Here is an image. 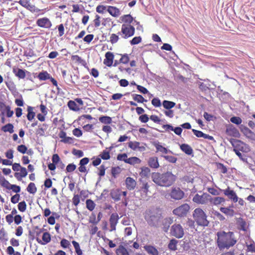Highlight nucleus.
Segmentation results:
<instances>
[{
	"label": "nucleus",
	"instance_id": "nucleus-18",
	"mask_svg": "<svg viewBox=\"0 0 255 255\" xmlns=\"http://www.w3.org/2000/svg\"><path fill=\"white\" fill-rule=\"evenodd\" d=\"M36 240L39 244L45 245L50 242L51 236L49 232H45L43 233L42 240H40L39 237H36Z\"/></svg>",
	"mask_w": 255,
	"mask_h": 255
},
{
	"label": "nucleus",
	"instance_id": "nucleus-55",
	"mask_svg": "<svg viewBox=\"0 0 255 255\" xmlns=\"http://www.w3.org/2000/svg\"><path fill=\"white\" fill-rule=\"evenodd\" d=\"M121 56H122V57H121V59H120V63L124 64H128L129 61V58L128 54H125L123 55L121 54Z\"/></svg>",
	"mask_w": 255,
	"mask_h": 255
},
{
	"label": "nucleus",
	"instance_id": "nucleus-41",
	"mask_svg": "<svg viewBox=\"0 0 255 255\" xmlns=\"http://www.w3.org/2000/svg\"><path fill=\"white\" fill-rule=\"evenodd\" d=\"M141 160L138 157L135 156L131 157L128 158L127 163L130 165H134L135 164H140Z\"/></svg>",
	"mask_w": 255,
	"mask_h": 255
},
{
	"label": "nucleus",
	"instance_id": "nucleus-44",
	"mask_svg": "<svg viewBox=\"0 0 255 255\" xmlns=\"http://www.w3.org/2000/svg\"><path fill=\"white\" fill-rule=\"evenodd\" d=\"M26 189L28 192L33 194H35L37 191V188L33 182H30Z\"/></svg>",
	"mask_w": 255,
	"mask_h": 255
},
{
	"label": "nucleus",
	"instance_id": "nucleus-59",
	"mask_svg": "<svg viewBox=\"0 0 255 255\" xmlns=\"http://www.w3.org/2000/svg\"><path fill=\"white\" fill-rule=\"evenodd\" d=\"M80 202V195L78 194H74L72 198L73 204L77 206Z\"/></svg>",
	"mask_w": 255,
	"mask_h": 255
},
{
	"label": "nucleus",
	"instance_id": "nucleus-49",
	"mask_svg": "<svg viewBox=\"0 0 255 255\" xmlns=\"http://www.w3.org/2000/svg\"><path fill=\"white\" fill-rule=\"evenodd\" d=\"M133 99L136 101L138 103H143V102H147V100H145L141 95L138 94H133L132 95Z\"/></svg>",
	"mask_w": 255,
	"mask_h": 255
},
{
	"label": "nucleus",
	"instance_id": "nucleus-24",
	"mask_svg": "<svg viewBox=\"0 0 255 255\" xmlns=\"http://www.w3.org/2000/svg\"><path fill=\"white\" fill-rule=\"evenodd\" d=\"M12 72L19 79H24L26 76V72H27V71L25 70L14 67L12 69Z\"/></svg>",
	"mask_w": 255,
	"mask_h": 255
},
{
	"label": "nucleus",
	"instance_id": "nucleus-56",
	"mask_svg": "<svg viewBox=\"0 0 255 255\" xmlns=\"http://www.w3.org/2000/svg\"><path fill=\"white\" fill-rule=\"evenodd\" d=\"M117 160L119 161H124L125 163H127L128 161V155L126 153L119 154L117 155Z\"/></svg>",
	"mask_w": 255,
	"mask_h": 255
},
{
	"label": "nucleus",
	"instance_id": "nucleus-36",
	"mask_svg": "<svg viewBox=\"0 0 255 255\" xmlns=\"http://www.w3.org/2000/svg\"><path fill=\"white\" fill-rule=\"evenodd\" d=\"M117 255H129L127 249L122 245H120L116 250Z\"/></svg>",
	"mask_w": 255,
	"mask_h": 255
},
{
	"label": "nucleus",
	"instance_id": "nucleus-8",
	"mask_svg": "<svg viewBox=\"0 0 255 255\" xmlns=\"http://www.w3.org/2000/svg\"><path fill=\"white\" fill-rule=\"evenodd\" d=\"M170 234L177 239H181L184 235V229L180 224H174L171 227Z\"/></svg>",
	"mask_w": 255,
	"mask_h": 255
},
{
	"label": "nucleus",
	"instance_id": "nucleus-29",
	"mask_svg": "<svg viewBox=\"0 0 255 255\" xmlns=\"http://www.w3.org/2000/svg\"><path fill=\"white\" fill-rule=\"evenodd\" d=\"M153 145L156 148V152H159L163 154H167L168 152L167 148L163 147L159 142H154Z\"/></svg>",
	"mask_w": 255,
	"mask_h": 255
},
{
	"label": "nucleus",
	"instance_id": "nucleus-5",
	"mask_svg": "<svg viewBox=\"0 0 255 255\" xmlns=\"http://www.w3.org/2000/svg\"><path fill=\"white\" fill-rule=\"evenodd\" d=\"M127 192L122 191L120 189H113L111 191L110 195L111 198L115 201H119L121 199L122 196H123V204L126 206L128 205V199L127 197Z\"/></svg>",
	"mask_w": 255,
	"mask_h": 255
},
{
	"label": "nucleus",
	"instance_id": "nucleus-54",
	"mask_svg": "<svg viewBox=\"0 0 255 255\" xmlns=\"http://www.w3.org/2000/svg\"><path fill=\"white\" fill-rule=\"evenodd\" d=\"M9 107H10L9 106L6 105L3 102H0V111L2 116H4L6 111Z\"/></svg>",
	"mask_w": 255,
	"mask_h": 255
},
{
	"label": "nucleus",
	"instance_id": "nucleus-63",
	"mask_svg": "<svg viewBox=\"0 0 255 255\" xmlns=\"http://www.w3.org/2000/svg\"><path fill=\"white\" fill-rule=\"evenodd\" d=\"M60 245L63 248L66 249L69 248L70 246V243L66 239H63L61 240L60 242Z\"/></svg>",
	"mask_w": 255,
	"mask_h": 255
},
{
	"label": "nucleus",
	"instance_id": "nucleus-27",
	"mask_svg": "<svg viewBox=\"0 0 255 255\" xmlns=\"http://www.w3.org/2000/svg\"><path fill=\"white\" fill-rule=\"evenodd\" d=\"M19 171L20 172H15L14 175L18 180L20 181L22 178L25 177L27 175V172L26 169L24 167H21Z\"/></svg>",
	"mask_w": 255,
	"mask_h": 255
},
{
	"label": "nucleus",
	"instance_id": "nucleus-15",
	"mask_svg": "<svg viewBox=\"0 0 255 255\" xmlns=\"http://www.w3.org/2000/svg\"><path fill=\"white\" fill-rule=\"evenodd\" d=\"M225 132L226 134L230 136L239 137L240 136L238 129L232 125H229L227 127Z\"/></svg>",
	"mask_w": 255,
	"mask_h": 255
},
{
	"label": "nucleus",
	"instance_id": "nucleus-39",
	"mask_svg": "<svg viewBox=\"0 0 255 255\" xmlns=\"http://www.w3.org/2000/svg\"><path fill=\"white\" fill-rule=\"evenodd\" d=\"M13 128V125L9 123L2 126L1 129L4 132H9V133H12L14 131Z\"/></svg>",
	"mask_w": 255,
	"mask_h": 255
},
{
	"label": "nucleus",
	"instance_id": "nucleus-20",
	"mask_svg": "<svg viewBox=\"0 0 255 255\" xmlns=\"http://www.w3.org/2000/svg\"><path fill=\"white\" fill-rule=\"evenodd\" d=\"M226 201V199L222 197L217 196L212 197L210 195L209 200V203L212 206H218L224 203Z\"/></svg>",
	"mask_w": 255,
	"mask_h": 255
},
{
	"label": "nucleus",
	"instance_id": "nucleus-16",
	"mask_svg": "<svg viewBox=\"0 0 255 255\" xmlns=\"http://www.w3.org/2000/svg\"><path fill=\"white\" fill-rule=\"evenodd\" d=\"M36 24L42 28H49L52 26V23L47 17L39 18L36 21Z\"/></svg>",
	"mask_w": 255,
	"mask_h": 255
},
{
	"label": "nucleus",
	"instance_id": "nucleus-52",
	"mask_svg": "<svg viewBox=\"0 0 255 255\" xmlns=\"http://www.w3.org/2000/svg\"><path fill=\"white\" fill-rule=\"evenodd\" d=\"M72 243L75 248V252L78 255H82L83 254L82 251L81 250L79 244L75 241H73Z\"/></svg>",
	"mask_w": 255,
	"mask_h": 255
},
{
	"label": "nucleus",
	"instance_id": "nucleus-26",
	"mask_svg": "<svg viewBox=\"0 0 255 255\" xmlns=\"http://www.w3.org/2000/svg\"><path fill=\"white\" fill-rule=\"evenodd\" d=\"M192 130L194 134L198 137H203L205 139H208L211 140H214V137L212 136L204 133L200 130L195 129H192Z\"/></svg>",
	"mask_w": 255,
	"mask_h": 255
},
{
	"label": "nucleus",
	"instance_id": "nucleus-1",
	"mask_svg": "<svg viewBox=\"0 0 255 255\" xmlns=\"http://www.w3.org/2000/svg\"><path fill=\"white\" fill-rule=\"evenodd\" d=\"M217 245L220 250L229 249L237 243L234 233L232 232L220 231L217 233Z\"/></svg>",
	"mask_w": 255,
	"mask_h": 255
},
{
	"label": "nucleus",
	"instance_id": "nucleus-43",
	"mask_svg": "<svg viewBox=\"0 0 255 255\" xmlns=\"http://www.w3.org/2000/svg\"><path fill=\"white\" fill-rule=\"evenodd\" d=\"M220 210L226 215L233 216L234 214V210L228 207H221Z\"/></svg>",
	"mask_w": 255,
	"mask_h": 255
},
{
	"label": "nucleus",
	"instance_id": "nucleus-13",
	"mask_svg": "<svg viewBox=\"0 0 255 255\" xmlns=\"http://www.w3.org/2000/svg\"><path fill=\"white\" fill-rule=\"evenodd\" d=\"M150 185L146 181H141L140 187L137 192H139L141 196L145 198L148 196V193L149 192Z\"/></svg>",
	"mask_w": 255,
	"mask_h": 255
},
{
	"label": "nucleus",
	"instance_id": "nucleus-25",
	"mask_svg": "<svg viewBox=\"0 0 255 255\" xmlns=\"http://www.w3.org/2000/svg\"><path fill=\"white\" fill-rule=\"evenodd\" d=\"M107 11L110 15L115 17H117L121 14L120 9L116 6H108Z\"/></svg>",
	"mask_w": 255,
	"mask_h": 255
},
{
	"label": "nucleus",
	"instance_id": "nucleus-11",
	"mask_svg": "<svg viewBox=\"0 0 255 255\" xmlns=\"http://www.w3.org/2000/svg\"><path fill=\"white\" fill-rule=\"evenodd\" d=\"M169 196L175 200H179L184 197V192L179 187H174L172 188Z\"/></svg>",
	"mask_w": 255,
	"mask_h": 255
},
{
	"label": "nucleus",
	"instance_id": "nucleus-38",
	"mask_svg": "<svg viewBox=\"0 0 255 255\" xmlns=\"http://www.w3.org/2000/svg\"><path fill=\"white\" fill-rule=\"evenodd\" d=\"M71 60L73 62L76 64H81L82 65H84L85 63V60L82 59L81 57L77 55H74L71 56Z\"/></svg>",
	"mask_w": 255,
	"mask_h": 255
},
{
	"label": "nucleus",
	"instance_id": "nucleus-10",
	"mask_svg": "<svg viewBox=\"0 0 255 255\" xmlns=\"http://www.w3.org/2000/svg\"><path fill=\"white\" fill-rule=\"evenodd\" d=\"M210 195L207 193H204L200 195L196 194L193 198V201L198 204H206L209 202Z\"/></svg>",
	"mask_w": 255,
	"mask_h": 255
},
{
	"label": "nucleus",
	"instance_id": "nucleus-42",
	"mask_svg": "<svg viewBox=\"0 0 255 255\" xmlns=\"http://www.w3.org/2000/svg\"><path fill=\"white\" fill-rule=\"evenodd\" d=\"M99 120L102 123L107 125L111 124L112 122V118L107 116H101L99 118Z\"/></svg>",
	"mask_w": 255,
	"mask_h": 255
},
{
	"label": "nucleus",
	"instance_id": "nucleus-40",
	"mask_svg": "<svg viewBox=\"0 0 255 255\" xmlns=\"http://www.w3.org/2000/svg\"><path fill=\"white\" fill-rule=\"evenodd\" d=\"M178 243V241L176 239H171L168 245V249L171 251H176L177 250Z\"/></svg>",
	"mask_w": 255,
	"mask_h": 255
},
{
	"label": "nucleus",
	"instance_id": "nucleus-31",
	"mask_svg": "<svg viewBox=\"0 0 255 255\" xmlns=\"http://www.w3.org/2000/svg\"><path fill=\"white\" fill-rule=\"evenodd\" d=\"M181 150L186 154L190 155L193 153L192 147L188 144L183 143L180 145Z\"/></svg>",
	"mask_w": 255,
	"mask_h": 255
},
{
	"label": "nucleus",
	"instance_id": "nucleus-46",
	"mask_svg": "<svg viewBox=\"0 0 255 255\" xmlns=\"http://www.w3.org/2000/svg\"><path fill=\"white\" fill-rule=\"evenodd\" d=\"M162 105L165 109L169 110L175 106V103L173 102L164 100L162 103Z\"/></svg>",
	"mask_w": 255,
	"mask_h": 255
},
{
	"label": "nucleus",
	"instance_id": "nucleus-4",
	"mask_svg": "<svg viewBox=\"0 0 255 255\" xmlns=\"http://www.w3.org/2000/svg\"><path fill=\"white\" fill-rule=\"evenodd\" d=\"M193 218L197 225L199 226H208L209 222L205 212L200 208H196L193 212Z\"/></svg>",
	"mask_w": 255,
	"mask_h": 255
},
{
	"label": "nucleus",
	"instance_id": "nucleus-2",
	"mask_svg": "<svg viewBox=\"0 0 255 255\" xmlns=\"http://www.w3.org/2000/svg\"><path fill=\"white\" fill-rule=\"evenodd\" d=\"M152 181L160 186L169 187L175 182L176 177L172 172H153L151 174Z\"/></svg>",
	"mask_w": 255,
	"mask_h": 255
},
{
	"label": "nucleus",
	"instance_id": "nucleus-33",
	"mask_svg": "<svg viewBox=\"0 0 255 255\" xmlns=\"http://www.w3.org/2000/svg\"><path fill=\"white\" fill-rule=\"evenodd\" d=\"M43 230L42 229L39 228L38 226H35L34 227L32 232L31 231L29 232V235L30 236H32L33 237L32 239H34V236H35L36 237H39V235L43 232Z\"/></svg>",
	"mask_w": 255,
	"mask_h": 255
},
{
	"label": "nucleus",
	"instance_id": "nucleus-61",
	"mask_svg": "<svg viewBox=\"0 0 255 255\" xmlns=\"http://www.w3.org/2000/svg\"><path fill=\"white\" fill-rule=\"evenodd\" d=\"M18 209L21 212H23L26 210V204L24 201L20 202L18 203Z\"/></svg>",
	"mask_w": 255,
	"mask_h": 255
},
{
	"label": "nucleus",
	"instance_id": "nucleus-51",
	"mask_svg": "<svg viewBox=\"0 0 255 255\" xmlns=\"http://www.w3.org/2000/svg\"><path fill=\"white\" fill-rule=\"evenodd\" d=\"M237 224L240 226V229L243 231L246 230V222L241 218L238 219Z\"/></svg>",
	"mask_w": 255,
	"mask_h": 255
},
{
	"label": "nucleus",
	"instance_id": "nucleus-32",
	"mask_svg": "<svg viewBox=\"0 0 255 255\" xmlns=\"http://www.w3.org/2000/svg\"><path fill=\"white\" fill-rule=\"evenodd\" d=\"M67 106L70 110L75 112H78L81 109V108L79 107V105H78V104L75 102V101H74L73 100L69 101L67 103Z\"/></svg>",
	"mask_w": 255,
	"mask_h": 255
},
{
	"label": "nucleus",
	"instance_id": "nucleus-14",
	"mask_svg": "<svg viewBox=\"0 0 255 255\" xmlns=\"http://www.w3.org/2000/svg\"><path fill=\"white\" fill-rule=\"evenodd\" d=\"M219 190L221 191H223L224 194L234 202L236 203L238 201L239 198L236 192L234 190H231L229 187H228V188L225 190H222L220 188H219Z\"/></svg>",
	"mask_w": 255,
	"mask_h": 255
},
{
	"label": "nucleus",
	"instance_id": "nucleus-37",
	"mask_svg": "<svg viewBox=\"0 0 255 255\" xmlns=\"http://www.w3.org/2000/svg\"><path fill=\"white\" fill-rule=\"evenodd\" d=\"M50 75L46 71H43L40 72L37 76V78L40 81H45L50 78Z\"/></svg>",
	"mask_w": 255,
	"mask_h": 255
},
{
	"label": "nucleus",
	"instance_id": "nucleus-23",
	"mask_svg": "<svg viewBox=\"0 0 255 255\" xmlns=\"http://www.w3.org/2000/svg\"><path fill=\"white\" fill-rule=\"evenodd\" d=\"M241 132L248 138H253L255 136L254 133L248 128L243 125H241L239 127Z\"/></svg>",
	"mask_w": 255,
	"mask_h": 255
},
{
	"label": "nucleus",
	"instance_id": "nucleus-6",
	"mask_svg": "<svg viewBox=\"0 0 255 255\" xmlns=\"http://www.w3.org/2000/svg\"><path fill=\"white\" fill-rule=\"evenodd\" d=\"M230 142L234 147L233 150L241 151L245 153L250 150L249 146L240 140L231 138Z\"/></svg>",
	"mask_w": 255,
	"mask_h": 255
},
{
	"label": "nucleus",
	"instance_id": "nucleus-48",
	"mask_svg": "<svg viewBox=\"0 0 255 255\" xmlns=\"http://www.w3.org/2000/svg\"><path fill=\"white\" fill-rule=\"evenodd\" d=\"M246 246L247 248V251L248 252L255 253V243L254 241H251L250 244L246 243Z\"/></svg>",
	"mask_w": 255,
	"mask_h": 255
},
{
	"label": "nucleus",
	"instance_id": "nucleus-19",
	"mask_svg": "<svg viewBox=\"0 0 255 255\" xmlns=\"http://www.w3.org/2000/svg\"><path fill=\"white\" fill-rule=\"evenodd\" d=\"M114 59L113 53L108 51L105 54V59L104 60V64L108 67H111L113 65Z\"/></svg>",
	"mask_w": 255,
	"mask_h": 255
},
{
	"label": "nucleus",
	"instance_id": "nucleus-35",
	"mask_svg": "<svg viewBox=\"0 0 255 255\" xmlns=\"http://www.w3.org/2000/svg\"><path fill=\"white\" fill-rule=\"evenodd\" d=\"M121 20L126 24H130L133 21V17L130 14H125L121 17Z\"/></svg>",
	"mask_w": 255,
	"mask_h": 255
},
{
	"label": "nucleus",
	"instance_id": "nucleus-60",
	"mask_svg": "<svg viewBox=\"0 0 255 255\" xmlns=\"http://www.w3.org/2000/svg\"><path fill=\"white\" fill-rule=\"evenodd\" d=\"M230 121L232 123L236 124L237 125H240L242 123V120L241 118L239 117H232L230 119Z\"/></svg>",
	"mask_w": 255,
	"mask_h": 255
},
{
	"label": "nucleus",
	"instance_id": "nucleus-62",
	"mask_svg": "<svg viewBox=\"0 0 255 255\" xmlns=\"http://www.w3.org/2000/svg\"><path fill=\"white\" fill-rule=\"evenodd\" d=\"M119 39V37L118 35L113 33L111 35L110 37V41L112 44L117 43Z\"/></svg>",
	"mask_w": 255,
	"mask_h": 255
},
{
	"label": "nucleus",
	"instance_id": "nucleus-34",
	"mask_svg": "<svg viewBox=\"0 0 255 255\" xmlns=\"http://www.w3.org/2000/svg\"><path fill=\"white\" fill-rule=\"evenodd\" d=\"M140 172H139V175L142 178L148 177L150 173V169L146 166H143L140 168Z\"/></svg>",
	"mask_w": 255,
	"mask_h": 255
},
{
	"label": "nucleus",
	"instance_id": "nucleus-53",
	"mask_svg": "<svg viewBox=\"0 0 255 255\" xmlns=\"http://www.w3.org/2000/svg\"><path fill=\"white\" fill-rule=\"evenodd\" d=\"M107 149L108 148H106V149L103 150L101 154L100 155V156L101 157V158L104 160H108L110 158V151L109 150H107Z\"/></svg>",
	"mask_w": 255,
	"mask_h": 255
},
{
	"label": "nucleus",
	"instance_id": "nucleus-7",
	"mask_svg": "<svg viewBox=\"0 0 255 255\" xmlns=\"http://www.w3.org/2000/svg\"><path fill=\"white\" fill-rule=\"evenodd\" d=\"M135 33V28L131 24H123L121 31L118 33L123 38L127 39L131 37Z\"/></svg>",
	"mask_w": 255,
	"mask_h": 255
},
{
	"label": "nucleus",
	"instance_id": "nucleus-28",
	"mask_svg": "<svg viewBox=\"0 0 255 255\" xmlns=\"http://www.w3.org/2000/svg\"><path fill=\"white\" fill-rule=\"evenodd\" d=\"M59 136L61 138V141L64 143H71L73 142V139L71 137H68L66 136V133L62 130L59 133Z\"/></svg>",
	"mask_w": 255,
	"mask_h": 255
},
{
	"label": "nucleus",
	"instance_id": "nucleus-58",
	"mask_svg": "<svg viewBox=\"0 0 255 255\" xmlns=\"http://www.w3.org/2000/svg\"><path fill=\"white\" fill-rule=\"evenodd\" d=\"M58 31V36L61 37L64 34L65 29L63 24L61 23L56 26Z\"/></svg>",
	"mask_w": 255,
	"mask_h": 255
},
{
	"label": "nucleus",
	"instance_id": "nucleus-45",
	"mask_svg": "<svg viewBox=\"0 0 255 255\" xmlns=\"http://www.w3.org/2000/svg\"><path fill=\"white\" fill-rule=\"evenodd\" d=\"M0 183L2 187L10 190L9 187H10L11 184H10L8 181L6 180L3 177H0Z\"/></svg>",
	"mask_w": 255,
	"mask_h": 255
},
{
	"label": "nucleus",
	"instance_id": "nucleus-3",
	"mask_svg": "<svg viewBox=\"0 0 255 255\" xmlns=\"http://www.w3.org/2000/svg\"><path fill=\"white\" fill-rule=\"evenodd\" d=\"M144 218L150 226L157 228L162 218L161 211L157 208L147 209L144 214Z\"/></svg>",
	"mask_w": 255,
	"mask_h": 255
},
{
	"label": "nucleus",
	"instance_id": "nucleus-9",
	"mask_svg": "<svg viewBox=\"0 0 255 255\" xmlns=\"http://www.w3.org/2000/svg\"><path fill=\"white\" fill-rule=\"evenodd\" d=\"M189 209V205L187 203H185L174 209L172 212L174 215L182 217L186 216Z\"/></svg>",
	"mask_w": 255,
	"mask_h": 255
},
{
	"label": "nucleus",
	"instance_id": "nucleus-12",
	"mask_svg": "<svg viewBox=\"0 0 255 255\" xmlns=\"http://www.w3.org/2000/svg\"><path fill=\"white\" fill-rule=\"evenodd\" d=\"M128 146L133 150H138L140 152L144 151L146 150V144L141 143L136 141H130L128 142Z\"/></svg>",
	"mask_w": 255,
	"mask_h": 255
},
{
	"label": "nucleus",
	"instance_id": "nucleus-21",
	"mask_svg": "<svg viewBox=\"0 0 255 255\" xmlns=\"http://www.w3.org/2000/svg\"><path fill=\"white\" fill-rule=\"evenodd\" d=\"M147 163L148 166L152 169H157L160 166L158 157L156 156L150 157L147 160Z\"/></svg>",
	"mask_w": 255,
	"mask_h": 255
},
{
	"label": "nucleus",
	"instance_id": "nucleus-17",
	"mask_svg": "<svg viewBox=\"0 0 255 255\" xmlns=\"http://www.w3.org/2000/svg\"><path fill=\"white\" fill-rule=\"evenodd\" d=\"M119 219V217L117 213L111 214L109 219L110 231H114L116 230V226L118 223Z\"/></svg>",
	"mask_w": 255,
	"mask_h": 255
},
{
	"label": "nucleus",
	"instance_id": "nucleus-47",
	"mask_svg": "<svg viewBox=\"0 0 255 255\" xmlns=\"http://www.w3.org/2000/svg\"><path fill=\"white\" fill-rule=\"evenodd\" d=\"M86 207L90 211H92L95 207L96 204L91 199H87L86 201Z\"/></svg>",
	"mask_w": 255,
	"mask_h": 255
},
{
	"label": "nucleus",
	"instance_id": "nucleus-30",
	"mask_svg": "<svg viewBox=\"0 0 255 255\" xmlns=\"http://www.w3.org/2000/svg\"><path fill=\"white\" fill-rule=\"evenodd\" d=\"M145 251L151 255H159L158 250L153 246L150 245H146L144 246Z\"/></svg>",
	"mask_w": 255,
	"mask_h": 255
},
{
	"label": "nucleus",
	"instance_id": "nucleus-50",
	"mask_svg": "<svg viewBox=\"0 0 255 255\" xmlns=\"http://www.w3.org/2000/svg\"><path fill=\"white\" fill-rule=\"evenodd\" d=\"M28 114L27 115V118L29 121H32L35 115V113L33 111V108L31 107H28L27 108Z\"/></svg>",
	"mask_w": 255,
	"mask_h": 255
},
{
	"label": "nucleus",
	"instance_id": "nucleus-22",
	"mask_svg": "<svg viewBox=\"0 0 255 255\" xmlns=\"http://www.w3.org/2000/svg\"><path fill=\"white\" fill-rule=\"evenodd\" d=\"M125 183L127 188L129 190H133L136 186V181L132 177H128L126 179Z\"/></svg>",
	"mask_w": 255,
	"mask_h": 255
},
{
	"label": "nucleus",
	"instance_id": "nucleus-57",
	"mask_svg": "<svg viewBox=\"0 0 255 255\" xmlns=\"http://www.w3.org/2000/svg\"><path fill=\"white\" fill-rule=\"evenodd\" d=\"M217 169L221 172L222 173L225 174L227 172V167L222 163H219L217 165Z\"/></svg>",
	"mask_w": 255,
	"mask_h": 255
},
{
	"label": "nucleus",
	"instance_id": "nucleus-64",
	"mask_svg": "<svg viewBox=\"0 0 255 255\" xmlns=\"http://www.w3.org/2000/svg\"><path fill=\"white\" fill-rule=\"evenodd\" d=\"M141 41V37L140 36L134 37L130 41V43L131 45H136Z\"/></svg>",
	"mask_w": 255,
	"mask_h": 255
}]
</instances>
